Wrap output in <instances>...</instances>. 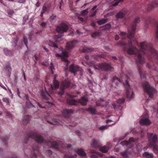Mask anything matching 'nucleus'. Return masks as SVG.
I'll return each instance as SVG.
<instances>
[{
    "instance_id": "1",
    "label": "nucleus",
    "mask_w": 158,
    "mask_h": 158,
    "mask_svg": "<svg viewBox=\"0 0 158 158\" xmlns=\"http://www.w3.org/2000/svg\"><path fill=\"white\" fill-rule=\"evenodd\" d=\"M69 29L68 26L64 23H62L57 26L56 28L57 32L60 33L57 35H55L53 37V39L57 42H59L61 38L63 35L61 34L64 32H66Z\"/></svg>"
},
{
    "instance_id": "2",
    "label": "nucleus",
    "mask_w": 158,
    "mask_h": 158,
    "mask_svg": "<svg viewBox=\"0 0 158 158\" xmlns=\"http://www.w3.org/2000/svg\"><path fill=\"white\" fill-rule=\"evenodd\" d=\"M30 140H33L38 143H43L44 141L43 138L41 136L32 132H30L27 135L24 139V142L25 143H27Z\"/></svg>"
},
{
    "instance_id": "3",
    "label": "nucleus",
    "mask_w": 158,
    "mask_h": 158,
    "mask_svg": "<svg viewBox=\"0 0 158 158\" xmlns=\"http://www.w3.org/2000/svg\"><path fill=\"white\" fill-rule=\"evenodd\" d=\"M92 65L95 69L103 71H110L113 69V67L110 64L106 63H99L96 65L93 64Z\"/></svg>"
},
{
    "instance_id": "4",
    "label": "nucleus",
    "mask_w": 158,
    "mask_h": 158,
    "mask_svg": "<svg viewBox=\"0 0 158 158\" xmlns=\"http://www.w3.org/2000/svg\"><path fill=\"white\" fill-rule=\"evenodd\" d=\"M143 87L144 91L147 93L149 97L152 98L154 94L156 92L155 89L151 87L147 82H145L143 84Z\"/></svg>"
},
{
    "instance_id": "5",
    "label": "nucleus",
    "mask_w": 158,
    "mask_h": 158,
    "mask_svg": "<svg viewBox=\"0 0 158 158\" xmlns=\"http://www.w3.org/2000/svg\"><path fill=\"white\" fill-rule=\"evenodd\" d=\"M149 145L154 146L157 142L158 138L156 135L152 133H148Z\"/></svg>"
},
{
    "instance_id": "6",
    "label": "nucleus",
    "mask_w": 158,
    "mask_h": 158,
    "mask_svg": "<svg viewBox=\"0 0 158 158\" xmlns=\"http://www.w3.org/2000/svg\"><path fill=\"white\" fill-rule=\"evenodd\" d=\"M46 144L48 145L50 144L52 147L56 149H59L60 148H64V146L62 142L59 141H53L51 142L49 140H48L46 142Z\"/></svg>"
},
{
    "instance_id": "7",
    "label": "nucleus",
    "mask_w": 158,
    "mask_h": 158,
    "mask_svg": "<svg viewBox=\"0 0 158 158\" xmlns=\"http://www.w3.org/2000/svg\"><path fill=\"white\" fill-rule=\"evenodd\" d=\"M126 83L124 84V86L126 89V95L127 98L130 99L133 98V95L134 94L133 92L130 94V86L129 84L128 81L126 80Z\"/></svg>"
},
{
    "instance_id": "8",
    "label": "nucleus",
    "mask_w": 158,
    "mask_h": 158,
    "mask_svg": "<svg viewBox=\"0 0 158 158\" xmlns=\"http://www.w3.org/2000/svg\"><path fill=\"white\" fill-rule=\"evenodd\" d=\"M55 55L57 57H61L62 60L65 62V65H66V66H68L69 62L66 59V57L68 56V55L66 51L63 52L62 53L60 54L56 53Z\"/></svg>"
},
{
    "instance_id": "9",
    "label": "nucleus",
    "mask_w": 158,
    "mask_h": 158,
    "mask_svg": "<svg viewBox=\"0 0 158 158\" xmlns=\"http://www.w3.org/2000/svg\"><path fill=\"white\" fill-rule=\"evenodd\" d=\"M41 96L44 102L49 103L48 100L50 96L46 90H42L41 91Z\"/></svg>"
},
{
    "instance_id": "10",
    "label": "nucleus",
    "mask_w": 158,
    "mask_h": 158,
    "mask_svg": "<svg viewBox=\"0 0 158 158\" xmlns=\"http://www.w3.org/2000/svg\"><path fill=\"white\" fill-rule=\"evenodd\" d=\"M81 69L78 65L72 64L69 67L70 71L74 73V75L76 74V72L77 71H81Z\"/></svg>"
},
{
    "instance_id": "11",
    "label": "nucleus",
    "mask_w": 158,
    "mask_h": 158,
    "mask_svg": "<svg viewBox=\"0 0 158 158\" xmlns=\"http://www.w3.org/2000/svg\"><path fill=\"white\" fill-rule=\"evenodd\" d=\"M145 117H143L139 121V123L141 125H148L151 124L150 121L148 119V116L147 113H146Z\"/></svg>"
},
{
    "instance_id": "12",
    "label": "nucleus",
    "mask_w": 158,
    "mask_h": 158,
    "mask_svg": "<svg viewBox=\"0 0 158 158\" xmlns=\"http://www.w3.org/2000/svg\"><path fill=\"white\" fill-rule=\"evenodd\" d=\"M127 12V11L125 9H123L116 14V18L118 20L120 19L123 18L125 17Z\"/></svg>"
},
{
    "instance_id": "13",
    "label": "nucleus",
    "mask_w": 158,
    "mask_h": 158,
    "mask_svg": "<svg viewBox=\"0 0 158 158\" xmlns=\"http://www.w3.org/2000/svg\"><path fill=\"white\" fill-rule=\"evenodd\" d=\"M78 41L76 40H73L71 41L68 42L67 43L66 46L67 50H70L73 48L75 46V44L77 43Z\"/></svg>"
},
{
    "instance_id": "14",
    "label": "nucleus",
    "mask_w": 158,
    "mask_h": 158,
    "mask_svg": "<svg viewBox=\"0 0 158 158\" xmlns=\"http://www.w3.org/2000/svg\"><path fill=\"white\" fill-rule=\"evenodd\" d=\"M157 6H158V0H155L148 5L147 10L148 11H149L154 7Z\"/></svg>"
},
{
    "instance_id": "15",
    "label": "nucleus",
    "mask_w": 158,
    "mask_h": 158,
    "mask_svg": "<svg viewBox=\"0 0 158 158\" xmlns=\"http://www.w3.org/2000/svg\"><path fill=\"white\" fill-rule=\"evenodd\" d=\"M88 100L86 97L84 96L82 97L81 98L78 100V102L82 105L85 106L87 104Z\"/></svg>"
},
{
    "instance_id": "16",
    "label": "nucleus",
    "mask_w": 158,
    "mask_h": 158,
    "mask_svg": "<svg viewBox=\"0 0 158 158\" xmlns=\"http://www.w3.org/2000/svg\"><path fill=\"white\" fill-rule=\"evenodd\" d=\"M91 146L94 148H98L100 147L101 145V143L96 139H94L91 143Z\"/></svg>"
},
{
    "instance_id": "17",
    "label": "nucleus",
    "mask_w": 158,
    "mask_h": 158,
    "mask_svg": "<svg viewBox=\"0 0 158 158\" xmlns=\"http://www.w3.org/2000/svg\"><path fill=\"white\" fill-rule=\"evenodd\" d=\"M51 7L50 5H48L46 7L45 5H44L42 7V10L41 11V13L40 15V16L41 17H42L43 15V14L46 12L47 10H49V8Z\"/></svg>"
},
{
    "instance_id": "18",
    "label": "nucleus",
    "mask_w": 158,
    "mask_h": 158,
    "mask_svg": "<svg viewBox=\"0 0 158 158\" xmlns=\"http://www.w3.org/2000/svg\"><path fill=\"white\" fill-rule=\"evenodd\" d=\"M31 118V116L29 115H27L24 116L23 120V123L24 124H27Z\"/></svg>"
},
{
    "instance_id": "19",
    "label": "nucleus",
    "mask_w": 158,
    "mask_h": 158,
    "mask_svg": "<svg viewBox=\"0 0 158 158\" xmlns=\"http://www.w3.org/2000/svg\"><path fill=\"white\" fill-rule=\"evenodd\" d=\"M142 155L145 158H153L154 156L152 153H149L148 152H144Z\"/></svg>"
},
{
    "instance_id": "20",
    "label": "nucleus",
    "mask_w": 158,
    "mask_h": 158,
    "mask_svg": "<svg viewBox=\"0 0 158 158\" xmlns=\"http://www.w3.org/2000/svg\"><path fill=\"white\" fill-rule=\"evenodd\" d=\"M4 68L7 69L8 72V74L9 76L10 75L11 71V68L10 67V63L8 62H7L5 64L4 66Z\"/></svg>"
},
{
    "instance_id": "21",
    "label": "nucleus",
    "mask_w": 158,
    "mask_h": 158,
    "mask_svg": "<svg viewBox=\"0 0 158 158\" xmlns=\"http://www.w3.org/2000/svg\"><path fill=\"white\" fill-rule=\"evenodd\" d=\"M67 102L69 104L72 105H75L77 103V101L71 98L68 99H67Z\"/></svg>"
},
{
    "instance_id": "22",
    "label": "nucleus",
    "mask_w": 158,
    "mask_h": 158,
    "mask_svg": "<svg viewBox=\"0 0 158 158\" xmlns=\"http://www.w3.org/2000/svg\"><path fill=\"white\" fill-rule=\"evenodd\" d=\"M62 85L64 88H68L70 87V82L68 80H65L62 82Z\"/></svg>"
},
{
    "instance_id": "23",
    "label": "nucleus",
    "mask_w": 158,
    "mask_h": 158,
    "mask_svg": "<svg viewBox=\"0 0 158 158\" xmlns=\"http://www.w3.org/2000/svg\"><path fill=\"white\" fill-rule=\"evenodd\" d=\"M94 49L93 48L85 47L82 49V52H89L93 51Z\"/></svg>"
},
{
    "instance_id": "24",
    "label": "nucleus",
    "mask_w": 158,
    "mask_h": 158,
    "mask_svg": "<svg viewBox=\"0 0 158 158\" xmlns=\"http://www.w3.org/2000/svg\"><path fill=\"white\" fill-rule=\"evenodd\" d=\"M108 19H102L98 21H97V23L99 25H101L106 23L108 22Z\"/></svg>"
},
{
    "instance_id": "25",
    "label": "nucleus",
    "mask_w": 158,
    "mask_h": 158,
    "mask_svg": "<svg viewBox=\"0 0 158 158\" xmlns=\"http://www.w3.org/2000/svg\"><path fill=\"white\" fill-rule=\"evenodd\" d=\"M77 152L78 155L82 156H84L86 155V153L82 149H78Z\"/></svg>"
},
{
    "instance_id": "26",
    "label": "nucleus",
    "mask_w": 158,
    "mask_h": 158,
    "mask_svg": "<svg viewBox=\"0 0 158 158\" xmlns=\"http://www.w3.org/2000/svg\"><path fill=\"white\" fill-rule=\"evenodd\" d=\"M86 110L90 112L93 114H96V110L91 107H89L86 109Z\"/></svg>"
},
{
    "instance_id": "27",
    "label": "nucleus",
    "mask_w": 158,
    "mask_h": 158,
    "mask_svg": "<svg viewBox=\"0 0 158 158\" xmlns=\"http://www.w3.org/2000/svg\"><path fill=\"white\" fill-rule=\"evenodd\" d=\"M73 110L71 109H65L64 110L62 111L63 114H69L70 113H72Z\"/></svg>"
},
{
    "instance_id": "28",
    "label": "nucleus",
    "mask_w": 158,
    "mask_h": 158,
    "mask_svg": "<svg viewBox=\"0 0 158 158\" xmlns=\"http://www.w3.org/2000/svg\"><path fill=\"white\" fill-rule=\"evenodd\" d=\"M111 25L110 23H107L101 27L102 28L103 30H109L111 28Z\"/></svg>"
},
{
    "instance_id": "29",
    "label": "nucleus",
    "mask_w": 158,
    "mask_h": 158,
    "mask_svg": "<svg viewBox=\"0 0 158 158\" xmlns=\"http://www.w3.org/2000/svg\"><path fill=\"white\" fill-rule=\"evenodd\" d=\"M54 87L56 89L58 88L59 87V83L56 80V77L54 76V79L53 81Z\"/></svg>"
},
{
    "instance_id": "30",
    "label": "nucleus",
    "mask_w": 158,
    "mask_h": 158,
    "mask_svg": "<svg viewBox=\"0 0 158 158\" xmlns=\"http://www.w3.org/2000/svg\"><path fill=\"white\" fill-rule=\"evenodd\" d=\"M48 43L49 46L52 47H54L57 48H58V47L57 45L56 44L52 42L51 40H48Z\"/></svg>"
},
{
    "instance_id": "31",
    "label": "nucleus",
    "mask_w": 158,
    "mask_h": 158,
    "mask_svg": "<svg viewBox=\"0 0 158 158\" xmlns=\"http://www.w3.org/2000/svg\"><path fill=\"white\" fill-rule=\"evenodd\" d=\"M109 150V148L108 147L104 146L103 147H101L100 148V150L102 152L106 153L108 152Z\"/></svg>"
},
{
    "instance_id": "32",
    "label": "nucleus",
    "mask_w": 158,
    "mask_h": 158,
    "mask_svg": "<svg viewBox=\"0 0 158 158\" xmlns=\"http://www.w3.org/2000/svg\"><path fill=\"white\" fill-rule=\"evenodd\" d=\"M3 52L4 54L7 56H9L11 54V51L8 50L7 48H4Z\"/></svg>"
},
{
    "instance_id": "33",
    "label": "nucleus",
    "mask_w": 158,
    "mask_h": 158,
    "mask_svg": "<svg viewBox=\"0 0 158 158\" xmlns=\"http://www.w3.org/2000/svg\"><path fill=\"white\" fill-rule=\"evenodd\" d=\"M122 81L119 78L116 77H114L112 80V82H114L116 84L118 82H122Z\"/></svg>"
},
{
    "instance_id": "34",
    "label": "nucleus",
    "mask_w": 158,
    "mask_h": 158,
    "mask_svg": "<svg viewBox=\"0 0 158 158\" xmlns=\"http://www.w3.org/2000/svg\"><path fill=\"white\" fill-rule=\"evenodd\" d=\"M33 150L34 151H37V152L39 151V147L37 144H35L32 147Z\"/></svg>"
},
{
    "instance_id": "35",
    "label": "nucleus",
    "mask_w": 158,
    "mask_h": 158,
    "mask_svg": "<svg viewBox=\"0 0 158 158\" xmlns=\"http://www.w3.org/2000/svg\"><path fill=\"white\" fill-rule=\"evenodd\" d=\"M114 1L116 2L112 4V6H116L118 5L119 2H123V0H114Z\"/></svg>"
},
{
    "instance_id": "36",
    "label": "nucleus",
    "mask_w": 158,
    "mask_h": 158,
    "mask_svg": "<svg viewBox=\"0 0 158 158\" xmlns=\"http://www.w3.org/2000/svg\"><path fill=\"white\" fill-rule=\"evenodd\" d=\"M120 154L123 157L127 158L128 157L127 151H125L123 152H121Z\"/></svg>"
},
{
    "instance_id": "37",
    "label": "nucleus",
    "mask_w": 158,
    "mask_h": 158,
    "mask_svg": "<svg viewBox=\"0 0 158 158\" xmlns=\"http://www.w3.org/2000/svg\"><path fill=\"white\" fill-rule=\"evenodd\" d=\"M3 102L6 103L8 105L10 104V101L9 98H3L2 99Z\"/></svg>"
},
{
    "instance_id": "38",
    "label": "nucleus",
    "mask_w": 158,
    "mask_h": 158,
    "mask_svg": "<svg viewBox=\"0 0 158 158\" xmlns=\"http://www.w3.org/2000/svg\"><path fill=\"white\" fill-rule=\"evenodd\" d=\"M120 144L123 146L127 145L128 146L130 144V143L128 141H123L120 143Z\"/></svg>"
},
{
    "instance_id": "39",
    "label": "nucleus",
    "mask_w": 158,
    "mask_h": 158,
    "mask_svg": "<svg viewBox=\"0 0 158 158\" xmlns=\"http://www.w3.org/2000/svg\"><path fill=\"white\" fill-rule=\"evenodd\" d=\"M125 99L124 98H120L117 100V103L118 104H121L124 102Z\"/></svg>"
},
{
    "instance_id": "40",
    "label": "nucleus",
    "mask_w": 158,
    "mask_h": 158,
    "mask_svg": "<svg viewBox=\"0 0 158 158\" xmlns=\"http://www.w3.org/2000/svg\"><path fill=\"white\" fill-rule=\"evenodd\" d=\"M151 147L153 148V149L154 151L155 152L158 153V148L156 146V144H155V145L153 146V145H150Z\"/></svg>"
},
{
    "instance_id": "41",
    "label": "nucleus",
    "mask_w": 158,
    "mask_h": 158,
    "mask_svg": "<svg viewBox=\"0 0 158 158\" xmlns=\"http://www.w3.org/2000/svg\"><path fill=\"white\" fill-rule=\"evenodd\" d=\"M156 28V36L157 39H158V22H157L155 24Z\"/></svg>"
},
{
    "instance_id": "42",
    "label": "nucleus",
    "mask_w": 158,
    "mask_h": 158,
    "mask_svg": "<svg viewBox=\"0 0 158 158\" xmlns=\"http://www.w3.org/2000/svg\"><path fill=\"white\" fill-rule=\"evenodd\" d=\"M88 9L84 10L81 11V14L82 15H87L88 13Z\"/></svg>"
},
{
    "instance_id": "43",
    "label": "nucleus",
    "mask_w": 158,
    "mask_h": 158,
    "mask_svg": "<svg viewBox=\"0 0 158 158\" xmlns=\"http://www.w3.org/2000/svg\"><path fill=\"white\" fill-rule=\"evenodd\" d=\"M28 15H26L24 16L23 18V24H24L25 22H26V20L28 19Z\"/></svg>"
},
{
    "instance_id": "44",
    "label": "nucleus",
    "mask_w": 158,
    "mask_h": 158,
    "mask_svg": "<svg viewBox=\"0 0 158 158\" xmlns=\"http://www.w3.org/2000/svg\"><path fill=\"white\" fill-rule=\"evenodd\" d=\"M99 35V33L95 32L91 34V36L92 37H94Z\"/></svg>"
},
{
    "instance_id": "45",
    "label": "nucleus",
    "mask_w": 158,
    "mask_h": 158,
    "mask_svg": "<svg viewBox=\"0 0 158 158\" xmlns=\"http://www.w3.org/2000/svg\"><path fill=\"white\" fill-rule=\"evenodd\" d=\"M23 41L24 43L25 44V45L26 47L27 48V44L28 42L26 36H24L23 37Z\"/></svg>"
},
{
    "instance_id": "46",
    "label": "nucleus",
    "mask_w": 158,
    "mask_h": 158,
    "mask_svg": "<svg viewBox=\"0 0 158 158\" xmlns=\"http://www.w3.org/2000/svg\"><path fill=\"white\" fill-rule=\"evenodd\" d=\"M108 127V126H103L99 127V129L101 130H103L107 129Z\"/></svg>"
},
{
    "instance_id": "47",
    "label": "nucleus",
    "mask_w": 158,
    "mask_h": 158,
    "mask_svg": "<svg viewBox=\"0 0 158 158\" xmlns=\"http://www.w3.org/2000/svg\"><path fill=\"white\" fill-rule=\"evenodd\" d=\"M64 89H62L58 92V95H60V96H61L64 94Z\"/></svg>"
},
{
    "instance_id": "48",
    "label": "nucleus",
    "mask_w": 158,
    "mask_h": 158,
    "mask_svg": "<svg viewBox=\"0 0 158 158\" xmlns=\"http://www.w3.org/2000/svg\"><path fill=\"white\" fill-rule=\"evenodd\" d=\"M8 139V137L7 136H6L2 139V141L5 144H6L7 143V141Z\"/></svg>"
},
{
    "instance_id": "49",
    "label": "nucleus",
    "mask_w": 158,
    "mask_h": 158,
    "mask_svg": "<svg viewBox=\"0 0 158 158\" xmlns=\"http://www.w3.org/2000/svg\"><path fill=\"white\" fill-rule=\"evenodd\" d=\"M112 106H113V108L114 109H117L119 108L121 106L120 105H116L114 104H113Z\"/></svg>"
},
{
    "instance_id": "50",
    "label": "nucleus",
    "mask_w": 158,
    "mask_h": 158,
    "mask_svg": "<svg viewBox=\"0 0 158 158\" xmlns=\"http://www.w3.org/2000/svg\"><path fill=\"white\" fill-rule=\"evenodd\" d=\"M14 12V10L11 9H10L7 11V13L9 15H12Z\"/></svg>"
},
{
    "instance_id": "51",
    "label": "nucleus",
    "mask_w": 158,
    "mask_h": 158,
    "mask_svg": "<svg viewBox=\"0 0 158 158\" xmlns=\"http://www.w3.org/2000/svg\"><path fill=\"white\" fill-rule=\"evenodd\" d=\"M46 25V23L45 22H42L40 24V26L43 28H44Z\"/></svg>"
},
{
    "instance_id": "52",
    "label": "nucleus",
    "mask_w": 158,
    "mask_h": 158,
    "mask_svg": "<svg viewBox=\"0 0 158 158\" xmlns=\"http://www.w3.org/2000/svg\"><path fill=\"white\" fill-rule=\"evenodd\" d=\"M90 26L93 27L94 28H96L97 27L95 23L93 22H91Z\"/></svg>"
},
{
    "instance_id": "53",
    "label": "nucleus",
    "mask_w": 158,
    "mask_h": 158,
    "mask_svg": "<svg viewBox=\"0 0 158 158\" xmlns=\"http://www.w3.org/2000/svg\"><path fill=\"white\" fill-rule=\"evenodd\" d=\"M46 153L49 155H52V152L50 150H48L46 151Z\"/></svg>"
},
{
    "instance_id": "54",
    "label": "nucleus",
    "mask_w": 158,
    "mask_h": 158,
    "mask_svg": "<svg viewBox=\"0 0 158 158\" xmlns=\"http://www.w3.org/2000/svg\"><path fill=\"white\" fill-rule=\"evenodd\" d=\"M129 141L128 142H129L130 143V144H129V145H131V143H130L131 142H135L134 139L133 138H130L129 139Z\"/></svg>"
},
{
    "instance_id": "55",
    "label": "nucleus",
    "mask_w": 158,
    "mask_h": 158,
    "mask_svg": "<svg viewBox=\"0 0 158 158\" xmlns=\"http://www.w3.org/2000/svg\"><path fill=\"white\" fill-rule=\"evenodd\" d=\"M97 12V10H95V11H94V13H93L92 14H91L90 16L91 17H93L94 16H95L96 15V13Z\"/></svg>"
},
{
    "instance_id": "56",
    "label": "nucleus",
    "mask_w": 158,
    "mask_h": 158,
    "mask_svg": "<svg viewBox=\"0 0 158 158\" xmlns=\"http://www.w3.org/2000/svg\"><path fill=\"white\" fill-rule=\"evenodd\" d=\"M91 158H98V156L96 154H93L91 156Z\"/></svg>"
},
{
    "instance_id": "57",
    "label": "nucleus",
    "mask_w": 158,
    "mask_h": 158,
    "mask_svg": "<svg viewBox=\"0 0 158 158\" xmlns=\"http://www.w3.org/2000/svg\"><path fill=\"white\" fill-rule=\"evenodd\" d=\"M78 19H79V20L81 22H83L84 21V19L78 16Z\"/></svg>"
},
{
    "instance_id": "58",
    "label": "nucleus",
    "mask_w": 158,
    "mask_h": 158,
    "mask_svg": "<svg viewBox=\"0 0 158 158\" xmlns=\"http://www.w3.org/2000/svg\"><path fill=\"white\" fill-rule=\"evenodd\" d=\"M37 104L38 105V106L41 108H45V107L44 106H42L38 102H37Z\"/></svg>"
},
{
    "instance_id": "59",
    "label": "nucleus",
    "mask_w": 158,
    "mask_h": 158,
    "mask_svg": "<svg viewBox=\"0 0 158 158\" xmlns=\"http://www.w3.org/2000/svg\"><path fill=\"white\" fill-rule=\"evenodd\" d=\"M76 134L80 136L81 135V132L78 130H77L75 131Z\"/></svg>"
},
{
    "instance_id": "60",
    "label": "nucleus",
    "mask_w": 158,
    "mask_h": 158,
    "mask_svg": "<svg viewBox=\"0 0 158 158\" xmlns=\"http://www.w3.org/2000/svg\"><path fill=\"white\" fill-rule=\"evenodd\" d=\"M77 156V155L76 154H75L73 155V156H72L69 157L68 158H76Z\"/></svg>"
},
{
    "instance_id": "61",
    "label": "nucleus",
    "mask_w": 158,
    "mask_h": 158,
    "mask_svg": "<svg viewBox=\"0 0 158 158\" xmlns=\"http://www.w3.org/2000/svg\"><path fill=\"white\" fill-rule=\"evenodd\" d=\"M40 3L38 1L36 4V6L37 7H39L40 6Z\"/></svg>"
},
{
    "instance_id": "62",
    "label": "nucleus",
    "mask_w": 158,
    "mask_h": 158,
    "mask_svg": "<svg viewBox=\"0 0 158 158\" xmlns=\"http://www.w3.org/2000/svg\"><path fill=\"white\" fill-rule=\"evenodd\" d=\"M17 93L18 96L19 98H21V97H20V92H19V89H18V88L17 89Z\"/></svg>"
},
{
    "instance_id": "63",
    "label": "nucleus",
    "mask_w": 158,
    "mask_h": 158,
    "mask_svg": "<svg viewBox=\"0 0 158 158\" xmlns=\"http://www.w3.org/2000/svg\"><path fill=\"white\" fill-rule=\"evenodd\" d=\"M120 35L122 36H125L126 35V33L123 32H120Z\"/></svg>"
},
{
    "instance_id": "64",
    "label": "nucleus",
    "mask_w": 158,
    "mask_h": 158,
    "mask_svg": "<svg viewBox=\"0 0 158 158\" xmlns=\"http://www.w3.org/2000/svg\"><path fill=\"white\" fill-rule=\"evenodd\" d=\"M26 0H19V3H24L25 2Z\"/></svg>"
}]
</instances>
